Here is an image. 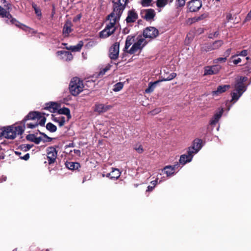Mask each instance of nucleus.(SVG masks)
Instances as JSON below:
<instances>
[{
	"label": "nucleus",
	"mask_w": 251,
	"mask_h": 251,
	"mask_svg": "<svg viewBox=\"0 0 251 251\" xmlns=\"http://www.w3.org/2000/svg\"><path fill=\"white\" fill-rule=\"evenodd\" d=\"M40 112H29L20 122V126L12 125L0 129V137L8 139H14L17 135H22L26 127L33 129L37 126V119L40 117Z\"/></svg>",
	"instance_id": "nucleus-1"
},
{
	"label": "nucleus",
	"mask_w": 251,
	"mask_h": 251,
	"mask_svg": "<svg viewBox=\"0 0 251 251\" xmlns=\"http://www.w3.org/2000/svg\"><path fill=\"white\" fill-rule=\"evenodd\" d=\"M202 147V140L196 138L193 142L192 146L188 148L189 151H192L193 154H194L197 153Z\"/></svg>",
	"instance_id": "nucleus-11"
},
{
	"label": "nucleus",
	"mask_w": 251,
	"mask_h": 251,
	"mask_svg": "<svg viewBox=\"0 0 251 251\" xmlns=\"http://www.w3.org/2000/svg\"><path fill=\"white\" fill-rule=\"evenodd\" d=\"M158 34V30L153 26L147 27L143 31V36L145 38L153 39L157 37Z\"/></svg>",
	"instance_id": "nucleus-7"
},
{
	"label": "nucleus",
	"mask_w": 251,
	"mask_h": 251,
	"mask_svg": "<svg viewBox=\"0 0 251 251\" xmlns=\"http://www.w3.org/2000/svg\"><path fill=\"white\" fill-rule=\"evenodd\" d=\"M232 18V15L230 13H228L226 16V19L228 21Z\"/></svg>",
	"instance_id": "nucleus-62"
},
{
	"label": "nucleus",
	"mask_w": 251,
	"mask_h": 251,
	"mask_svg": "<svg viewBox=\"0 0 251 251\" xmlns=\"http://www.w3.org/2000/svg\"><path fill=\"white\" fill-rule=\"evenodd\" d=\"M134 149L136 150L139 153H142L144 151V149L141 145H139V146L136 145L134 147Z\"/></svg>",
	"instance_id": "nucleus-44"
},
{
	"label": "nucleus",
	"mask_w": 251,
	"mask_h": 251,
	"mask_svg": "<svg viewBox=\"0 0 251 251\" xmlns=\"http://www.w3.org/2000/svg\"><path fill=\"white\" fill-rule=\"evenodd\" d=\"M176 76V74L175 73H172L170 74H168L167 73H164V74L161 75V79L159 80L160 81H169L174 79Z\"/></svg>",
	"instance_id": "nucleus-22"
},
{
	"label": "nucleus",
	"mask_w": 251,
	"mask_h": 251,
	"mask_svg": "<svg viewBox=\"0 0 251 251\" xmlns=\"http://www.w3.org/2000/svg\"><path fill=\"white\" fill-rule=\"evenodd\" d=\"M157 181H158V180L156 179L154 180L151 181V184L152 186H154V187H155V186H156V185L157 183Z\"/></svg>",
	"instance_id": "nucleus-63"
},
{
	"label": "nucleus",
	"mask_w": 251,
	"mask_h": 251,
	"mask_svg": "<svg viewBox=\"0 0 251 251\" xmlns=\"http://www.w3.org/2000/svg\"><path fill=\"white\" fill-rule=\"evenodd\" d=\"M213 50H217L220 48L223 44L224 42L223 40H216L212 43H210Z\"/></svg>",
	"instance_id": "nucleus-29"
},
{
	"label": "nucleus",
	"mask_w": 251,
	"mask_h": 251,
	"mask_svg": "<svg viewBox=\"0 0 251 251\" xmlns=\"http://www.w3.org/2000/svg\"><path fill=\"white\" fill-rule=\"evenodd\" d=\"M60 104L56 102L50 101L45 104L44 109L50 111L51 113H55L57 111Z\"/></svg>",
	"instance_id": "nucleus-16"
},
{
	"label": "nucleus",
	"mask_w": 251,
	"mask_h": 251,
	"mask_svg": "<svg viewBox=\"0 0 251 251\" xmlns=\"http://www.w3.org/2000/svg\"><path fill=\"white\" fill-rule=\"evenodd\" d=\"M230 88V85H223L218 86L217 90L212 92L213 96H218L220 94L226 92Z\"/></svg>",
	"instance_id": "nucleus-18"
},
{
	"label": "nucleus",
	"mask_w": 251,
	"mask_h": 251,
	"mask_svg": "<svg viewBox=\"0 0 251 251\" xmlns=\"http://www.w3.org/2000/svg\"><path fill=\"white\" fill-rule=\"evenodd\" d=\"M134 38V36L130 37V36H128L126 38L125 48L124 49V51L126 52L127 50V49L129 48V47L132 45L133 43V42L134 41L133 38Z\"/></svg>",
	"instance_id": "nucleus-28"
},
{
	"label": "nucleus",
	"mask_w": 251,
	"mask_h": 251,
	"mask_svg": "<svg viewBox=\"0 0 251 251\" xmlns=\"http://www.w3.org/2000/svg\"><path fill=\"white\" fill-rule=\"evenodd\" d=\"M72 26L73 25L70 21L67 20L66 21L63 29V34L65 37L68 36L69 33L72 31Z\"/></svg>",
	"instance_id": "nucleus-20"
},
{
	"label": "nucleus",
	"mask_w": 251,
	"mask_h": 251,
	"mask_svg": "<svg viewBox=\"0 0 251 251\" xmlns=\"http://www.w3.org/2000/svg\"><path fill=\"white\" fill-rule=\"evenodd\" d=\"M176 5L178 7H182L184 6L185 4V0H176Z\"/></svg>",
	"instance_id": "nucleus-50"
},
{
	"label": "nucleus",
	"mask_w": 251,
	"mask_h": 251,
	"mask_svg": "<svg viewBox=\"0 0 251 251\" xmlns=\"http://www.w3.org/2000/svg\"><path fill=\"white\" fill-rule=\"evenodd\" d=\"M167 0H157L156 5L158 7H164L167 3Z\"/></svg>",
	"instance_id": "nucleus-43"
},
{
	"label": "nucleus",
	"mask_w": 251,
	"mask_h": 251,
	"mask_svg": "<svg viewBox=\"0 0 251 251\" xmlns=\"http://www.w3.org/2000/svg\"><path fill=\"white\" fill-rule=\"evenodd\" d=\"M83 46V42L82 41H80L75 46H71L70 47H66L65 48L67 50H70L72 51H79Z\"/></svg>",
	"instance_id": "nucleus-24"
},
{
	"label": "nucleus",
	"mask_w": 251,
	"mask_h": 251,
	"mask_svg": "<svg viewBox=\"0 0 251 251\" xmlns=\"http://www.w3.org/2000/svg\"><path fill=\"white\" fill-rule=\"evenodd\" d=\"M57 151L54 147H49L47 149V159L49 165L53 164L56 161Z\"/></svg>",
	"instance_id": "nucleus-6"
},
{
	"label": "nucleus",
	"mask_w": 251,
	"mask_h": 251,
	"mask_svg": "<svg viewBox=\"0 0 251 251\" xmlns=\"http://www.w3.org/2000/svg\"><path fill=\"white\" fill-rule=\"evenodd\" d=\"M232 62L234 64L237 65L241 62V59L240 58H238L237 59H234Z\"/></svg>",
	"instance_id": "nucleus-59"
},
{
	"label": "nucleus",
	"mask_w": 251,
	"mask_h": 251,
	"mask_svg": "<svg viewBox=\"0 0 251 251\" xmlns=\"http://www.w3.org/2000/svg\"><path fill=\"white\" fill-rule=\"evenodd\" d=\"M160 82L159 80L155 81L153 82H150L149 84L148 88L146 90L147 93H150L153 91L154 88L156 87L157 84Z\"/></svg>",
	"instance_id": "nucleus-30"
},
{
	"label": "nucleus",
	"mask_w": 251,
	"mask_h": 251,
	"mask_svg": "<svg viewBox=\"0 0 251 251\" xmlns=\"http://www.w3.org/2000/svg\"><path fill=\"white\" fill-rule=\"evenodd\" d=\"M57 112L59 114H63L66 115L68 118V120L71 118L70 110L67 107H63L62 108L58 109Z\"/></svg>",
	"instance_id": "nucleus-27"
},
{
	"label": "nucleus",
	"mask_w": 251,
	"mask_h": 251,
	"mask_svg": "<svg viewBox=\"0 0 251 251\" xmlns=\"http://www.w3.org/2000/svg\"><path fill=\"white\" fill-rule=\"evenodd\" d=\"M154 186H149L147 188V189L146 190L147 192H151L153 190V189H154Z\"/></svg>",
	"instance_id": "nucleus-61"
},
{
	"label": "nucleus",
	"mask_w": 251,
	"mask_h": 251,
	"mask_svg": "<svg viewBox=\"0 0 251 251\" xmlns=\"http://www.w3.org/2000/svg\"><path fill=\"white\" fill-rule=\"evenodd\" d=\"M111 106L110 105H105L102 103H96L94 106V110L95 112L99 114L106 112Z\"/></svg>",
	"instance_id": "nucleus-15"
},
{
	"label": "nucleus",
	"mask_w": 251,
	"mask_h": 251,
	"mask_svg": "<svg viewBox=\"0 0 251 251\" xmlns=\"http://www.w3.org/2000/svg\"><path fill=\"white\" fill-rule=\"evenodd\" d=\"M140 14L142 18L149 22L153 20L155 16V12L151 8L143 9L141 11Z\"/></svg>",
	"instance_id": "nucleus-9"
},
{
	"label": "nucleus",
	"mask_w": 251,
	"mask_h": 251,
	"mask_svg": "<svg viewBox=\"0 0 251 251\" xmlns=\"http://www.w3.org/2000/svg\"><path fill=\"white\" fill-rule=\"evenodd\" d=\"M110 22L106 25L105 28L101 31L99 33L100 37L101 38H106L115 32L116 30L115 20H109Z\"/></svg>",
	"instance_id": "nucleus-4"
},
{
	"label": "nucleus",
	"mask_w": 251,
	"mask_h": 251,
	"mask_svg": "<svg viewBox=\"0 0 251 251\" xmlns=\"http://www.w3.org/2000/svg\"><path fill=\"white\" fill-rule=\"evenodd\" d=\"M119 47L120 44L119 42H115L110 48L109 50V57L112 60H116L119 54Z\"/></svg>",
	"instance_id": "nucleus-10"
},
{
	"label": "nucleus",
	"mask_w": 251,
	"mask_h": 251,
	"mask_svg": "<svg viewBox=\"0 0 251 251\" xmlns=\"http://www.w3.org/2000/svg\"><path fill=\"white\" fill-rule=\"evenodd\" d=\"M32 146H33V145L27 144V145H22V146H21V147L25 151H27L30 150L32 148Z\"/></svg>",
	"instance_id": "nucleus-49"
},
{
	"label": "nucleus",
	"mask_w": 251,
	"mask_h": 251,
	"mask_svg": "<svg viewBox=\"0 0 251 251\" xmlns=\"http://www.w3.org/2000/svg\"><path fill=\"white\" fill-rule=\"evenodd\" d=\"M38 131L41 135L43 136L44 139H43V141L44 142H50L52 141V139L51 138L49 137L45 133L40 132L39 130H38Z\"/></svg>",
	"instance_id": "nucleus-41"
},
{
	"label": "nucleus",
	"mask_w": 251,
	"mask_h": 251,
	"mask_svg": "<svg viewBox=\"0 0 251 251\" xmlns=\"http://www.w3.org/2000/svg\"><path fill=\"white\" fill-rule=\"evenodd\" d=\"M112 177L111 179H118L120 175L121 172L119 170L116 168H112V171H111Z\"/></svg>",
	"instance_id": "nucleus-31"
},
{
	"label": "nucleus",
	"mask_w": 251,
	"mask_h": 251,
	"mask_svg": "<svg viewBox=\"0 0 251 251\" xmlns=\"http://www.w3.org/2000/svg\"><path fill=\"white\" fill-rule=\"evenodd\" d=\"M219 33L218 31H215L214 33H211L209 35L208 37L209 38L213 39L214 38L217 37L219 35Z\"/></svg>",
	"instance_id": "nucleus-53"
},
{
	"label": "nucleus",
	"mask_w": 251,
	"mask_h": 251,
	"mask_svg": "<svg viewBox=\"0 0 251 251\" xmlns=\"http://www.w3.org/2000/svg\"><path fill=\"white\" fill-rule=\"evenodd\" d=\"M246 20H251V9L250 12L248 14L247 16L246 17Z\"/></svg>",
	"instance_id": "nucleus-64"
},
{
	"label": "nucleus",
	"mask_w": 251,
	"mask_h": 251,
	"mask_svg": "<svg viewBox=\"0 0 251 251\" xmlns=\"http://www.w3.org/2000/svg\"><path fill=\"white\" fill-rule=\"evenodd\" d=\"M81 18V14H78L76 16V17H75L74 19H73V21L74 22H76V21L79 20Z\"/></svg>",
	"instance_id": "nucleus-58"
},
{
	"label": "nucleus",
	"mask_w": 251,
	"mask_h": 251,
	"mask_svg": "<svg viewBox=\"0 0 251 251\" xmlns=\"http://www.w3.org/2000/svg\"><path fill=\"white\" fill-rule=\"evenodd\" d=\"M152 0H141V4L143 7L151 6Z\"/></svg>",
	"instance_id": "nucleus-40"
},
{
	"label": "nucleus",
	"mask_w": 251,
	"mask_h": 251,
	"mask_svg": "<svg viewBox=\"0 0 251 251\" xmlns=\"http://www.w3.org/2000/svg\"><path fill=\"white\" fill-rule=\"evenodd\" d=\"M202 6L201 0H191L188 3V7L190 12L198 11Z\"/></svg>",
	"instance_id": "nucleus-12"
},
{
	"label": "nucleus",
	"mask_w": 251,
	"mask_h": 251,
	"mask_svg": "<svg viewBox=\"0 0 251 251\" xmlns=\"http://www.w3.org/2000/svg\"><path fill=\"white\" fill-rule=\"evenodd\" d=\"M0 2L3 5L5 9L9 10L11 9V4L6 1V0H0Z\"/></svg>",
	"instance_id": "nucleus-39"
},
{
	"label": "nucleus",
	"mask_w": 251,
	"mask_h": 251,
	"mask_svg": "<svg viewBox=\"0 0 251 251\" xmlns=\"http://www.w3.org/2000/svg\"><path fill=\"white\" fill-rule=\"evenodd\" d=\"M179 166V164L177 163L176 164H175L173 166L168 165L165 166L163 170L164 171L165 174H166L167 176H170L175 173V171L176 168H177Z\"/></svg>",
	"instance_id": "nucleus-19"
},
{
	"label": "nucleus",
	"mask_w": 251,
	"mask_h": 251,
	"mask_svg": "<svg viewBox=\"0 0 251 251\" xmlns=\"http://www.w3.org/2000/svg\"><path fill=\"white\" fill-rule=\"evenodd\" d=\"M221 66L219 65L205 67L204 68V75H206L217 74L221 69Z\"/></svg>",
	"instance_id": "nucleus-13"
},
{
	"label": "nucleus",
	"mask_w": 251,
	"mask_h": 251,
	"mask_svg": "<svg viewBox=\"0 0 251 251\" xmlns=\"http://www.w3.org/2000/svg\"><path fill=\"white\" fill-rule=\"evenodd\" d=\"M138 17V14L135 10L132 9L128 11L127 16L126 20L127 23H132L135 22Z\"/></svg>",
	"instance_id": "nucleus-17"
},
{
	"label": "nucleus",
	"mask_w": 251,
	"mask_h": 251,
	"mask_svg": "<svg viewBox=\"0 0 251 251\" xmlns=\"http://www.w3.org/2000/svg\"><path fill=\"white\" fill-rule=\"evenodd\" d=\"M123 87H124L123 83L121 82H118V83H116L113 86V90L114 92H118V91H120V90H121L123 89Z\"/></svg>",
	"instance_id": "nucleus-37"
},
{
	"label": "nucleus",
	"mask_w": 251,
	"mask_h": 251,
	"mask_svg": "<svg viewBox=\"0 0 251 251\" xmlns=\"http://www.w3.org/2000/svg\"><path fill=\"white\" fill-rule=\"evenodd\" d=\"M242 94L241 93H235V92H233L232 93H231V96H232V100H234V101H236L239 98L242 96Z\"/></svg>",
	"instance_id": "nucleus-42"
},
{
	"label": "nucleus",
	"mask_w": 251,
	"mask_h": 251,
	"mask_svg": "<svg viewBox=\"0 0 251 251\" xmlns=\"http://www.w3.org/2000/svg\"><path fill=\"white\" fill-rule=\"evenodd\" d=\"M247 77L246 76H241L240 78L236 80L235 88V90L238 93H243L246 91V87L244 82L247 80Z\"/></svg>",
	"instance_id": "nucleus-8"
},
{
	"label": "nucleus",
	"mask_w": 251,
	"mask_h": 251,
	"mask_svg": "<svg viewBox=\"0 0 251 251\" xmlns=\"http://www.w3.org/2000/svg\"><path fill=\"white\" fill-rule=\"evenodd\" d=\"M35 137V135L34 134H29L26 136L27 140L34 142V139Z\"/></svg>",
	"instance_id": "nucleus-48"
},
{
	"label": "nucleus",
	"mask_w": 251,
	"mask_h": 251,
	"mask_svg": "<svg viewBox=\"0 0 251 251\" xmlns=\"http://www.w3.org/2000/svg\"><path fill=\"white\" fill-rule=\"evenodd\" d=\"M213 50L210 43L204 44L201 46V52H208Z\"/></svg>",
	"instance_id": "nucleus-32"
},
{
	"label": "nucleus",
	"mask_w": 251,
	"mask_h": 251,
	"mask_svg": "<svg viewBox=\"0 0 251 251\" xmlns=\"http://www.w3.org/2000/svg\"><path fill=\"white\" fill-rule=\"evenodd\" d=\"M226 57H219L214 60L215 63H218L219 62H225L226 60Z\"/></svg>",
	"instance_id": "nucleus-51"
},
{
	"label": "nucleus",
	"mask_w": 251,
	"mask_h": 251,
	"mask_svg": "<svg viewBox=\"0 0 251 251\" xmlns=\"http://www.w3.org/2000/svg\"><path fill=\"white\" fill-rule=\"evenodd\" d=\"M35 13L38 16H41L42 15L41 11L39 8H37V9H35Z\"/></svg>",
	"instance_id": "nucleus-57"
},
{
	"label": "nucleus",
	"mask_w": 251,
	"mask_h": 251,
	"mask_svg": "<svg viewBox=\"0 0 251 251\" xmlns=\"http://www.w3.org/2000/svg\"><path fill=\"white\" fill-rule=\"evenodd\" d=\"M10 22L12 24L15 25L18 27H19L20 25L22 24L15 18H12V19L10 20Z\"/></svg>",
	"instance_id": "nucleus-45"
},
{
	"label": "nucleus",
	"mask_w": 251,
	"mask_h": 251,
	"mask_svg": "<svg viewBox=\"0 0 251 251\" xmlns=\"http://www.w3.org/2000/svg\"><path fill=\"white\" fill-rule=\"evenodd\" d=\"M19 28L23 29V30H24L25 31H28V32H30V30L31 29V28L28 27L27 26H26L23 24H21L20 25Z\"/></svg>",
	"instance_id": "nucleus-46"
},
{
	"label": "nucleus",
	"mask_w": 251,
	"mask_h": 251,
	"mask_svg": "<svg viewBox=\"0 0 251 251\" xmlns=\"http://www.w3.org/2000/svg\"><path fill=\"white\" fill-rule=\"evenodd\" d=\"M74 152L75 154H77L78 156H80L81 155V151L79 150H74Z\"/></svg>",
	"instance_id": "nucleus-60"
},
{
	"label": "nucleus",
	"mask_w": 251,
	"mask_h": 251,
	"mask_svg": "<svg viewBox=\"0 0 251 251\" xmlns=\"http://www.w3.org/2000/svg\"><path fill=\"white\" fill-rule=\"evenodd\" d=\"M147 42L142 37V35H139L137 37V41L133 44L129 50L127 51L128 53L133 54L138 50H141L146 45Z\"/></svg>",
	"instance_id": "nucleus-5"
},
{
	"label": "nucleus",
	"mask_w": 251,
	"mask_h": 251,
	"mask_svg": "<svg viewBox=\"0 0 251 251\" xmlns=\"http://www.w3.org/2000/svg\"><path fill=\"white\" fill-rule=\"evenodd\" d=\"M0 16L2 18H6L8 19L13 18L12 15L10 13L9 10L5 9L4 8L0 6Z\"/></svg>",
	"instance_id": "nucleus-25"
},
{
	"label": "nucleus",
	"mask_w": 251,
	"mask_h": 251,
	"mask_svg": "<svg viewBox=\"0 0 251 251\" xmlns=\"http://www.w3.org/2000/svg\"><path fill=\"white\" fill-rule=\"evenodd\" d=\"M46 128L51 132H55L57 130L56 126L51 123H49L46 125Z\"/></svg>",
	"instance_id": "nucleus-36"
},
{
	"label": "nucleus",
	"mask_w": 251,
	"mask_h": 251,
	"mask_svg": "<svg viewBox=\"0 0 251 251\" xmlns=\"http://www.w3.org/2000/svg\"><path fill=\"white\" fill-rule=\"evenodd\" d=\"M223 113V110L222 109L219 112H216L213 116V117L211 118L209 124L211 126L216 125L219 119L221 117Z\"/></svg>",
	"instance_id": "nucleus-21"
},
{
	"label": "nucleus",
	"mask_w": 251,
	"mask_h": 251,
	"mask_svg": "<svg viewBox=\"0 0 251 251\" xmlns=\"http://www.w3.org/2000/svg\"><path fill=\"white\" fill-rule=\"evenodd\" d=\"M34 143H35L36 144H39L41 141H43V139L41 137H36L35 136V138L34 139Z\"/></svg>",
	"instance_id": "nucleus-54"
},
{
	"label": "nucleus",
	"mask_w": 251,
	"mask_h": 251,
	"mask_svg": "<svg viewBox=\"0 0 251 251\" xmlns=\"http://www.w3.org/2000/svg\"><path fill=\"white\" fill-rule=\"evenodd\" d=\"M113 3V11L107 16V20H115L116 22L118 21L125 8L126 6L120 1L115 2L114 0Z\"/></svg>",
	"instance_id": "nucleus-3"
},
{
	"label": "nucleus",
	"mask_w": 251,
	"mask_h": 251,
	"mask_svg": "<svg viewBox=\"0 0 251 251\" xmlns=\"http://www.w3.org/2000/svg\"><path fill=\"white\" fill-rule=\"evenodd\" d=\"M111 65L110 64L107 65L104 68L101 70L99 73L98 75L99 77L103 76L106 72L110 70Z\"/></svg>",
	"instance_id": "nucleus-38"
},
{
	"label": "nucleus",
	"mask_w": 251,
	"mask_h": 251,
	"mask_svg": "<svg viewBox=\"0 0 251 251\" xmlns=\"http://www.w3.org/2000/svg\"><path fill=\"white\" fill-rule=\"evenodd\" d=\"M20 158L25 160H27L29 158V154L27 153L23 156H20Z\"/></svg>",
	"instance_id": "nucleus-56"
},
{
	"label": "nucleus",
	"mask_w": 251,
	"mask_h": 251,
	"mask_svg": "<svg viewBox=\"0 0 251 251\" xmlns=\"http://www.w3.org/2000/svg\"><path fill=\"white\" fill-rule=\"evenodd\" d=\"M83 81L78 77H73L69 84V89L71 94L74 96H78L83 90Z\"/></svg>",
	"instance_id": "nucleus-2"
},
{
	"label": "nucleus",
	"mask_w": 251,
	"mask_h": 251,
	"mask_svg": "<svg viewBox=\"0 0 251 251\" xmlns=\"http://www.w3.org/2000/svg\"><path fill=\"white\" fill-rule=\"evenodd\" d=\"M208 16V13H204L202 14L200 16H196V17H194L193 19V20L194 22L200 21L204 20L205 19L207 18Z\"/></svg>",
	"instance_id": "nucleus-35"
},
{
	"label": "nucleus",
	"mask_w": 251,
	"mask_h": 251,
	"mask_svg": "<svg viewBox=\"0 0 251 251\" xmlns=\"http://www.w3.org/2000/svg\"><path fill=\"white\" fill-rule=\"evenodd\" d=\"M231 51V49H228L224 53L223 56L225 57H226V58L227 59V57H228L229 56V55L230 54Z\"/></svg>",
	"instance_id": "nucleus-52"
},
{
	"label": "nucleus",
	"mask_w": 251,
	"mask_h": 251,
	"mask_svg": "<svg viewBox=\"0 0 251 251\" xmlns=\"http://www.w3.org/2000/svg\"><path fill=\"white\" fill-rule=\"evenodd\" d=\"M56 54L57 55H64L66 61H71L73 58L72 54L70 52L67 51L59 50L57 51Z\"/></svg>",
	"instance_id": "nucleus-26"
},
{
	"label": "nucleus",
	"mask_w": 251,
	"mask_h": 251,
	"mask_svg": "<svg viewBox=\"0 0 251 251\" xmlns=\"http://www.w3.org/2000/svg\"><path fill=\"white\" fill-rule=\"evenodd\" d=\"M161 111V108L159 107V108H155L153 110L151 111L150 112V113L152 115H156V114L160 113Z\"/></svg>",
	"instance_id": "nucleus-47"
},
{
	"label": "nucleus",
	"mask_w": 251,
	"mask_h": 251,
	"mask_svg": "<svg viewBox=\"0 0 251 251\" xmlns=\"http://www.w3.org/2000/svg\"><path fill=\"white\" fill-rule=\"evenodd\" d=\"M66 167L71 170H76L80 168V164L78 162H68L65 163Z\"/></svg>",
	"instance_id": "nucleus-23"
},
{
	"label": "nucleus",
	"mask_w": 251,
	"mask_h": 251,
	"mask_svg": "<svg viewBox=\"0 0 251 251\" xmlns=\"http://www.w3.org/2000/svg\"><path fill=\"white\" fill-rule=\"evenodd\" d=\"M53 121L55 122L58 123L59 126H62L64 125L65 123V118L64 117H55L53 119Z\"/></svg>",
	"instance_id": "nucleus-34"
},
{
	"label": "nucleus",
	"mask_w": 251,
	"mask_h": 251,
	"mask_svg": "<svg viewBox=\"0 0 251 251\" xmlns=\"http://www.w3.org/2000/svg\"><path fill=\"white\" fill-rule=\"evenodd\" d=\"M248 50H242L240 53L239 54V55H241V56H246L248 55Z\"/></svg>",
	"instance_id": "nucleus-55"
},
{
	"label": "nucleus",
	"mask_w": 251,
	"mask_h": 251,
	"mask_svg": "<svg viewBox=\"0 0 251 251\" xmlns=\"http://www.w3.org/2000/svg\"><path fill=\"white\" fill-rule=\"evenodd\" d=\"M46 121V118L43 116V114L40 112V117L37 119V126L40 125L41 126H44Z\"/></svg>",
	"instance_id": "nucleus-33"
},
{
	"label": "nucleus",
	"mask_w": 251,
	"mask_h": 251,
	"mask_svg": "<svg viewBox=\"0 0 251 251\" xmlns=\"http://www.w3.org/2000/svg\"><path fill=\"white\" fill-rule=\"evenodd\" d=\"M194 154H193L192 151H189V150L187 151V154H182L180 156L179 159V163L182 165H185L186 163L190 162L193 157Z\"/></svg>",
	"instance_id": "nucleus-14"
}]
</instances>
